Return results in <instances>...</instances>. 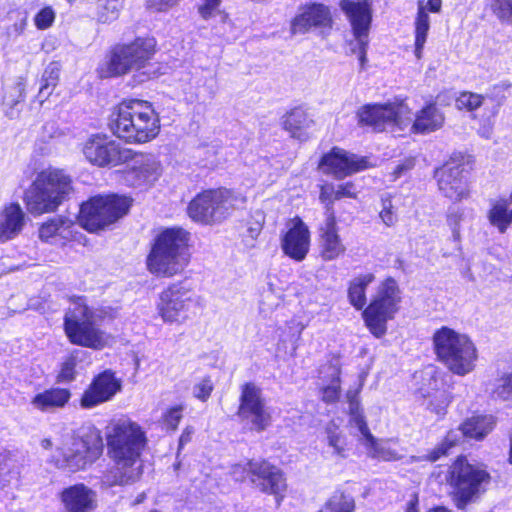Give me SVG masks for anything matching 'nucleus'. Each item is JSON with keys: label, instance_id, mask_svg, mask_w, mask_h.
I'll use <instances>...</instances> for the list:
<instances>
[{"label": "nucleus", "instance_id": "2eb2a0df", "mask_svg": "<svg viewBox=\"0 0 512 512\" xmlns=\"http://www.w3.org/2000/svg\"><path fill=\"white\" fill-rule=\"evenodd\" d=\"M340 6L350 21L354 35L351 51L358 55L363 69L367 62L368 37L372 21L370 3L368 0H342Z\"/></svg>", "mask_w": 512, "mask_h": 512}, {"label": "nucleus", "instance_id": "8fccbe9b", "mask_svg": "<svg viewBox=\"0 0 512 512\" xmlns=\"http://www.w3.org/2000/svg\"><path fill=\"white\" fill-rule=\"evenodd\" d=\"M494 395L505 401L512 400V373L505 374L498 380Z\"/></svg>", "mask_w": 512, "mask_h": 512}, {"label": "nucleus", "instance_id": "5701e85b", "mask_svg": "<svg viewBox=\"0 0 512 512\" xmlns=\"http://www.w3.org/2000/svg\"><path fill=\"white\" fill-rule=\"evenodd\" d=\"M120 382L110 371L98 375L81 398L83 408H92L109 401L119 390Z\"/></svg>", "mask_w": 512, "mask_h": 512}, {"label": "nucleus", "instance_id": "ddd939ff", "mask_svg": "<svg viewBox=\"0 0 512 512\" xmlns=\"http://www.w3.org/2000/svg\"><path fill=\"white\" fill-rule=\"evenodd\" d=\"M130 208L127 197L96 196L83 203L79 214L80 225L89 232H97L115 223Z\"/></svg>", "mask_w": 512, "mask_h": 512}, {"label": "nucleus", "instance_id": "338daca9", "mask_svg": "<svg viewBox=\"0 0 512 512\" xmlns=\"http://www.w3.org/2000/svg\"><path fill=\"white\" fill-rule=\"evenodd\" d=\"M194 434V428L188 426L182 432L179 439V448H182L185 444L189 443L192 439V435Z\"/></svg>", "mask_w": 512, "mask_h": 512}, {"label": "nucleus", "instance_id": "72a5a7b5", "mask_svg": "<svg viewBox=\"0 0 512 512\" xmlns=\"http://www.w3.org/2000/svg\"><path fill=\"white\" fill-rule=\"evenodd\" d=\"M430 30V17L425 12L424 0H418L417 14L414 20V36H415V49L414 54L417 59H421L425 43L427 41L428 32Z\"/></svg>", "mask_w": 512, "mask_h": 512}, {"label": "nucleus", "instance_id": "9d476101", "mask_svg": "<svg viewBox=\"0 0 512 512\" xmlns=\"http://www.w3.org/2000/svg\"><path fill=\"white\" fill-rule=\"evenodd\" d=\"M245 202V196L233 190L209 189L192 199L188 205V215L192 220L203 224L220 223Z\"/></svg>", "mask_w": 512, "mask_h": 512}, {"label": "nucleus", "instance_id": "79ce46f5", "mask_svg": "<svg viewBox=\"0 0 512 512\" xmlns=\"http://www.w3.org/2000/svg\"><path fill=\"white\" fill-rule=\"evenodd\" d=\"M124 0H98L97 20L100 23H111L118 19Z\"/></svg>", "mask_w": 512, "mask_h": 512}, {"label": "nucleus", "instance_id": "6e6d98bb", "mask_svg": "<svg viewBox=\"0 0 512 512\" xmlns=\"http://www.w3.org/2000/svg\"><path fill=\"white\" fill-rule=\"evenodd\" d=\"M213 391V383L209 377L201 379L193 387V395L195 398L206 401Z\"/></svg>", "mask_w": 512, "mask_h": 512}, {"label": "nucleus", "instance_id": "39448f33", "mask_svg": "<svg viewBox=\"0 0 512 512\" xmlns=\"http://www.w3.org/2000/svg\"><path fill=\"white\" fill-rule=\"evenodd\" d=\"M102 452L103 440L100 431L95 427H87L64 436L50 462L58 469L75 473L95 463Z\"/></svg>", "mask_w": 512, "mask_h": 512}, {"label": "nucleus", "instance_id": "6e6552de", "mask_svg": "<svg viewBox=\"0 0 512 512\" xmlns=\"http://www.w3.org/2000/svg\"><path fill=\"white\" fill-rule=\"evenodd\" d=\"M433 344L438 359L453 374L465 376L474 371L478 353L467 335L443 326L434 333Z\"/></svg>", "mask_w": 512, "mask_h": 512}, {"label": "nucleus", "instance_id": "f3484780", "mask_svg": "<svg viewBox=\"0 0 512 512\" xmlns=\"http://www.w3.org/2000/svg\"><path fill=\"white\" fill-rule=\"evenodd\" d=\"M495 425L494 417L491 415L472 416L465 420L458 430H450L445 438L428 455L431 462L437 461L446 455L450 448L457 445L462 436L481 440L492 431Z\"/></svg>", "mask_w": 512, "mask_h": 512}, {"label": "nucleus", "instance_id": "864d4df0", "mask_svg": "<svg viewBox=\"0 0 512 512\" xmlns=\"http://www.w3.org/2000/svg\"><path fill=\"white\" fill-rule=\"evenodd\" d=\"M185 407L183 405H176L169 408L163 415L164 424L172 429L176 430L183 416Z\"/></svg>", "mask_w": 512, "mask_h": 512}, {"label": "nucleus", "instance_id": "ea45409f", "mask_svg": "<svg viewBox=\"0 0 512 512\" xmlns=\"http://www.w3.org/2000/svg\"><path fill=\"white\" fill-rule=\"evenodd\" d=\"M60 70L61 67L58 62H51L45 68L41 77L40 88L37 95L38 101L41 104L49 98V96L52 94L53 90L57 86L59 81Z\"/></svg>", "mask_w": 512, "mask_h": 512}, {"label": "nucleus", "instance_id": "052dcab7", "mask_svg": "<svg viewBox=\"0 0 512 512\" xmlns=\"http://www.w3.org/2000/svg\"><path fill=\"white\" fill-rule=\"evenodd\" d=\"M358 193L357 187L353 182H345L336 186V200L342 198H356Z\"/></svg>", "mask_w": 512, "mask_h": 512}, {"label": "nucleus", "instance_id": "2f4dec72", "mask_svg": "<svg viewBox=\"0 0 512 512\" xmlns=\"http://www.w3.org/2000/svg\"><path fill=\"white\" fill-rule=\"evenodd\" d=\"M314 124L311 116L302 108L291 110L283 120V127L288 131L291 137L305 140L307 138V130Z\"/></svg>", "mask_w": 512, "mask_h": 512}, {"label": "nucleus", "instance_id": "473e14b6", "mask_svg": "<svg viewBox=\"0 0 512 512\" xmlns=\"http://www.w3.org/2000/svg\"><path fill=\"white\" fill-rule=\"evenodd\" d=\"M71 393L65 388H51L36 394L32 400V406L42 412L49 411L54 408H61L68 403Z\"/></svg>", "mask_w": 512, "mask_h": 512}, {"label": "nucleus", "instance_id": "de8ad7c7", "mask_svg": "<svg viewBox=\"0 0 512 512\" xmlns=\"http://www.w3.org/2000/svg\"><path fill=\"white\" fill-rule=\"evenodd\" d=\"M336 186L333 183L325 182L320 186L319 200L325 205V218L329 217V212L335 215L333 203L336 200Z\"/></svg>", "mask_w": 512, "mask_h": 512}, {"label": "nucleus", "instance_id": "4d7b16f0", "mask_svg": "<svg viewBox=\"0 0 512 512\" xmlns=\"http://www.w3.org/2000/svg\"><path fill=\"white\" fill-rule=\"evenodd\" d=\"M221 2L222 0H203L198 6V13L201 18L208 20L217 15L220 12L219 7Z\"/></svg>", "mask_w": 512, "mask_h": 512}, {"label": "nucleus", "instance_id": "603ef678", "mask_svg": "<svg viewBox=\"0 0 512 512\" xmlns=\"http://www.w3.org/2000/svg\"><path fill=\"white\" fill-rule=\"evenodd\" d=\"M379 217L387 227H391L397 222V215L394 211V207L390 198L381 199V210L379 212Z\"/></svg>", "mask_w": 512, "mask_h": 512}, {"label": "nucleus", "instance_id": "49530a36", "mask_svg": "<svg viewBox=\"0 0 512 512\" xmlns=\"http://www.w3.org/2000/svg\"><path fill=\"white\" fill-rule=\"evenodd\" d=\"M350 423L355 426L363 436L364 442L372 436L367 426L362 412L359 410L358 403L350 402Z\"/></svg>", "mask_w": 512, "mask_h": 512}, {"label": "nucleus", "instance_id": "c85d7f7f", "mask_svg": "<svg viewBox=\"0 0 512 512\" xmlns=\"http://www.w3.org/2000/svg\"><path fill=\"white\" fill-rule=\"evenodd\" d=\"M25 225V213L17 203L6 205L0 212V243L16 238Z\"/></svg>", "mask_w": 512, "mask_h": 512}, {"label": "nucleus", "instance_id": "412c9836", "mask_svg": "<svg viewBox=\"0 0 512 512\" xmlns=\"http://www.w3.org/2000/svg\"><path fill=\"white\" fill-rule=\"evenodd\" d=\"M319 168L324 174L342 179L366 168V160L343 149L333 148L322 156Z\"/></svg>", "mask_w": 512, "mask_h": 512}, {"label": "nucleus", "instance_id": "5fc2aeb1", "mask_svg": "<svg viewBox=\"0 0 512 512\" xmlns=\"http://www.w3.org/2000/svg\"><path fill=\"white\" fill-rule=\"evenodd\" d=\"M333 376L332 383L323 389V400L325 402L336 401L340 394L339 370L337 368H333Z\"/></svg>", "mask_w": 512, "mask_h": 512}, {"label": "nucleus", "instance_id": "3c124183", "mask_svg": "<svg viewBox=\"0 0 512 512\" xmlns=\"http://www.w3.org/2000/svg\"><path fill=\"white\" fill-rule=\"evenodd\" d=\"M55 11L51 7L42 8L34 17V24L39 30H46L55 21Z\"/></svg>", "mask_w": 512, "mask_h": 512}, {"label": "nucleus", "instance_id": "cd10ccee", "mask_svg": "<svg viewBox=\"0 0 512 512\" xmlns=\"http://www.w3.org/2000/svg\"><path fill=\"white\" fill-rule=\"evenodd\" d=\"M420 394L423 398L421 405L427 411L435 414L438 419L446 415L452 397L447 390L439 387V380L435 376L430 377L429 388H422Z\"/></svg>", "mask_w": 512, "mask_h": 512}, {"label": "nucleus", "instance_id": "680f3d73", "mask_svg": "<svg viewBox=\"0 0 512 512\" xmlns=\"http://www.w3.org/2000/svg\"><path fill=\"white\" fill-rule=\"evenodd\" d=\"M179 0H147L150 9L158 12L167 11L178 3Z\"/></svg>", "mask_w": 512, "mask_h": 512}, {"label": "nucleus", "instance_id": "bf43d9fd", "mask_svg": "<svg viewBox=\"0 0 512 512\" xmlns=\"http://www.w3.org/2000/svg\"><path fill=\"white\" fill-rule=\"evenodd\" d=\"M76 359L74 356H70L62 364L61 371L58 375L59 381H72L75 377Z\"/></svg>", "mask_w": 512, "mask_h": 512}, {"label": "nucleus", "instance_id": "a18cd8bd", "mask_svg": "<svg viewBox=\"0 0 512 512\" xmlns=\"http://www.w3.org/2000/svg\"><path fill=\"white\" fill-rule=\"evenodd\" d=\"M466 218L465 209L457 206L449 207L447 211V225L452 232V238L455 242L461 240V224Z\"/></svg>", "mask_w": 512, "mask_h": 512}, {"label": "nucleus", "instance_id": "a19ab883", "mask_svg": "<svg viewBox=\"0 0 512 512\" xmlns=\"http://www.w3.org/2000/svg\"><path fill=\"white\" fill-rule=\"evenodd\" d=\"M492 103H495L492 98H485L480 94L472 92H463L456 99V107L460 110L465 109L469 112H473L481 106H484L485 109L489 110Z\"/></svg>", "mask_w": 512, "mask_h": 512}, {"label": "nucleus", "instance_id": "a211bd4d", "mask_svg": "<svg viewBox=\"0 0 512 512\" xmlns=\"http://www.w3.org/2000/svg\"><path fill=\"white\" fill-rule=\"evenodd\" d=\"M238 415L256 431H263L271 424L270 409L261 389L255 384L246 383L242 386Z\"/></svg>", "mask_w": 512, "mask_h": 512}, {"label": "nucleus", "instance_id": "dca6fc26", "mask_svg": "<svg viewBox=\"0 0 512 512\" xmlns=\"http://www.w3.org/2000/svg\"><path fill=\"white\" fill-rule=\"evenodd\" d=\"M82 153L90 164L101 168L125 164L132 155L131 149L103 133L90 135L82 144Z\"/></svg>", "mask_w": 512, "mask_h": 512}, {"label": "nucleus", "instance_id": "1a4fd4ad", "mask_svg": "<svg viewBox=\"0 0 512 512\" xmlns=\"http://www.w3.org/2000/svg\"><path fill=\"white\" fill-rule=\"evenodd\" d=\"M64 331L74 345L101 349L107 342L104 332L98 327L95 311L82 297L71 300L64 316Z\"/></svg>", "mask_w": 512, "mask_h": 512}, {"label": "nucleus", "instance_id": "6ab92c4d", "mask_svg": "<svg viewBox=\"0 0 512 512\" xmlns=\"http://www.w3.org/2000/svg\"><path fill=\"white\" fill-rule=\"evenodd\" d=\"M248 466L253 487L265 494L274 495L279 506L287 488L283 472L265 460H251Z\"/></svg>", "mask_w": 512, "mask_h": 512}, {"label": "nucleus", "instance_id": "09e8293b", "mask_svg": "<svg viewBox=\"0 0 512 512\" xmlns=\"http://www.w3.org/2000/svg\"><path fill=\"white\" fill-rule=\"evenodd\" d=\"M499 112V104L492 103L488 110V116L481 120L480 127L478 128V134L485 139H490L494 129V118Z\"/></svg>", "mask_w": 512, "mask_h": 512}, {"label": "nucleus", "instance_id": "bb28decb", "mask_svg": "<svg viewBox=\"0 0 512 512\" xmlns=\"http://www.w3.org/2000/svg\"><path fill=\"white\" fill-rule=\"evenodd\" d=\"M60 499L65 512H91L96 506V493L82 483L65 488Z\"/></svg>", "mask_w": 512, "mask_h": 512}, {"label": "nucleus", "instance_id": "b1692460", "mask_svg": "<svg viewBox=\"0 0 512 512\" xmlns=\"http://www.w3.org/2000/svg\"><path fill=\"white\" fill-rule=\"evenodd\" d=\"M281 247L287 256L296 261L306 257L310 247V232L301 219L294 220L293 226L282 238Z\"/></svg>", "mask_w": 512, "mask_h": 512}, {"label": "nucleus", "instance_id": "c756f323", "mask_svg": "<svg viewBox=\"0 0 512 512\" xmlns=\"http://www.w3.org/2000/svg\"><path fill=\"white\" fill-rule=\"evenodd\" d=\"M306 325L300 321L291 320L287 328L279 335L276 351L278 354L288 357H295L299 347L302 332Z\"/></svg>", "mask_w": 512, "mask_h": 512}, {"label": "nucleus", "instance_id": "c9c22d12", "mask_svg": "<svg viewBox=\"0 0 512 512\" xmlns=\"http://www.w3.org/2000/svg\"><path fill=\"white\" fill-rule=\"evenodd\" d=\"M487 218L489 223L497 228L500 233H505L512 224V209L508 206V201L499 199L491 204Z\"/></svg>", "mask_w": 512, "mask_h": 512}, {"label": "nucleus", "instance_id": "393cba45", "mask_svg": "<svg viewBox=\"0 0 512 512\" xmlns=\"http://www.w3.org/2000/svg\"><path fill=\"white\" fill-rule=\"evenodd\" d=\"M332 16L329 8L323 4H311L302 9L294 18L291 31L293 34H303L311 28H330Z\"/></svg>", "mask_w": 512, "mask_h": 512}, {"label": "nucleus", "instance_id": "4468645a", "mask_svg": "<svg viewBox=\"0 0 512 512\" xmlns=\"http://www.w3.org/2000/svg\"><path fill=\"white\" fill-rule=\"evenodd\" d=\"M197 304L192 290L173 284L160 293L157 312L164 323L181 325L191 317Z\"/></svg>", "mask_w": 512, "mask_h": 512}, {"label": "nucleus", "instance_id": "37998d69", "mask_svg": "<svg viewBox=\"0 0 512 512\" xmlns=\"http://www.w3.org/2000/svg\"><path fill=\"white\" fill-rule=\"evenodd\" d=\"M282 294L276 291L271 284L261 293L259 312L264 318H268L280 306Z\"/></svg>", "mask_w": 512, "mask_h": 512}, {"label": "nucleus", "instance_id": "f8f14e48", "mask_svg": "<svg viewBox=\"0 0 512 512\" xmlns=\"http://www.w3.org/2000/svg\"><path fill=\"white\" fill-rule=\"evenodd\" d=\"M489 474L459 457L449 467L447 483L452 488L451 495L455 506L464 509L480 492L482 485L489 481Z\"/></svg>", "mask_w": 512, "mask_h": 512}, {"label": "nucleus", "instance_id": "a878e982", "mask_svg": "<svg viewBox=\"0 0 512 512\" xmlns=\"http://www.w3.org/2000/svg\"><path fill=\"white\" fill-rule=\"evenodd\" d=\"M329 213L319 228L320 255L325 261L335 260L346 251L339 235L336 215H332L331 211Z\"/></svg>", "mask_w": 512, "mask_h": 512}, {"label": "nucleus", "instance_id": "f704fd0d", "mask_svg": "<svg viewBox=\"0 0 512 512\" xmlns=\"http://www.w3.org/2000/svg\"><path fill=\"white\" fill-rule=\"evenodd\" d=\"M371 273L359 275L352 279L348 286L349 303L356 309L362 310L366 305V289L374 281Z\"/></svg>", "mask_w": 512, "mask_h": 512}, {"label": "nucleus", "instance_id": "20e7f679", "mask_svg": "<svg viewBox=\"0 0 512 512\" xmlns=\"http://www.w3.org/2000/svg\"><path fill=\"white\" fill-rule=\"evenodd\" d=\"M109 127L119 139L143 144L160 132V119L151 103L139 99L123 100L111 113Z\"/></svg>", "mask_w": 512, "mask_h": 512}, {"label": "nucleus", "instance_id": "423d86ee", "mask_svg": "<svg viewBox=\"0 0 512 512\" xmlns=\"http://www.w3.org/2000/svg\"><path fill=\"white\" fill-rule=\"evenodd\" d=\"M189 233L182 228H168L161 232L147 256L148 270L158 277H172L181 273L189 263Z\"/></svg>", "mask_w": 512, "mask_h": 512}, {"label": "nucleus", "instance_id": "e433bc0d", "mask_svg": "<svg viewBox=\"0 0 512 512\" xmlns=\"http://www.w3.org/2000/svg\"><path fill=\"white\" fill-rule=\"evenodd\" d=\"M20 465L8 451L0 453V488H6L19 481Z\"/></svg>", "mask_w": 512, "mask_h": 512}, {"label": "nucleus", "instance_id": "f03ea898", "mask_svg": "<svg viewBox=\"0 0 512 512\" xmlns=\"http://www.w3.org/2000/svg\"><path fill=\"white\" fill-rule=\"evenodd\" d=\"M360 124L371 126L375 131H404L408 127L415 133H430L444 123V115L433 104L417 113L412 121V111L402 99L385 104H368L357 113Z\"/></svg>", "mask_w": 512, "mask_h": 512}, {"label": "nucleus", "instance_id": "69168bd1", "mask_svg": "<svg viewBox=\"0 0 512 512\" xmlns=\"http://www.w3.org/2000/svg\"><path fill=\"white\" fill-rule=\"evenodd\" d=\"M425 12L440 13L442 9V0H428L424 2Z\"/></svg>", "mask_w": 512, "mask_h": 512}, {"label": "nucleus", "instance_id": "4c0bfd02", "mask_svg": "<svg viewBox=\"0 0 512 512\" xmlns=\"http://www.w3.org/2000/svg\"><path fill=\"white\" fill-rule=\"evenodd\" d=\"M364 446L370 457L383 461H396L401 458L400 454L391 447L389 441L377 440L373 435L369 437Z\"/></svg>", "mask_w": 512, "mask_h": 512}, {"label": "nucleus", "instance_id": "13d9d810", "mask_svg": "<svg viewBox=\"0 0 512 512\" xmlns=\"http://www.w3.org/2000/svg\"><path fill=\"white\" fill-rule=\"evenodd\" d=\"M494 11L501 20L512 25V0H494Z\"/></svg>", "mask_w": 512, "mask_h": 512}, {"label": "nucleus", "instance_id": "9b49d317", "mask_svg": "<svg viewBox=\"0 0 512 512\" xmlns=\"http://www.w3.org/2000/svg\"><path fill=\"white\" fill-rule=\"evenodd\" d=\"M400 302V290L395 280L388 278L378 286L375 296L362 313L372 335L381 338L386 334L387 322L398 312Z\"/></svg>", "mask_w": 512, "mask_h": 512}, {"label": "nucleus", "instance_id": "0e129e2a", "mask_svg": "<svg viewBox=\"0 0 512 512\" xmlns=\"http://www.w3.org/2000/svg\"><path fill=\"white\" fill-rule=\"evenodd\" d=\"M414 166L413 160H406L403 163L397 165L393 171L394 179L399 178L402 176L406 171L412 169Z\"/></svg>", "mask_w": 512, "mask_h": 512}, {"label": "nucleus", "instance_id": "7c9ffc66", "mask_svg": "<svg viewBox=\"0 0 512 512\" xmlns=\"http://www.w3.org/2000/svg\"><path fill=\"white\" fill-rule=\"evenodd\" d=\"M74 222L66 217L57 216L49 219L39 228V237L46 242H52L56 237L68 240L73 237Z\"/></svg>", "mask_w": 512, "mask_h": 512}, {"label": "nucleus", "instance_id": "c03bdc74", "mask_svg": "<svg viewBox=\"0 0 512 512\" xmlns=\"http://www.w3.org/2000/svg\"><path fill=\"white\" fill-rule=\"evenodd\" d=\"M354 499L344 493H335L319 512H353Z\"/></svg>", "mask_w": 512, "mask_h": 512}, {"label": "nucleus", "instance_id": "e2e57ef3", "mask_svg": "<svg viewBox=\"0 0 512 512\" xmlns=\"http://www.w3.org/2000/svg\"><path fill=\"white\" fill-rule=\"evenodd\" d=\"M231 475L236 481H243L247 477L249 478V466L248 463L245 465L235 464L231 468Z\"/></svg>", "mask_w": 512, "mask_h": 512}, {"label": "nucleus", "instance_id": "58836bf2", "mask_svg": "<svg viewBox=\"0 0 512 512\" xmlns=\"http://www.w3.org/2000/svg\"><path fill=\"white\" fill-rule=\"evenodd\" d=\"M325 441L328 447L332 449L333 455L340 458H345L347 456L346 436L334 420L330 421L325 427Z\"/></svg>", "mask_w": 512, "mask_h": 512}, {"label": "nucleus", "instance_id": "7ed1b4c3", "mask_svg": "<svg viewBox=\"0 0 512 512\" xmlns=\"http://www.w3.org/2000/svg\"><path fill=\"white\" fill-rule=\"evenodd\" d=\"M156 41L151 37H137L129 42L113 45L97 67L100 78H116L135 73L139 81L155 76L151 64L155 54Z\"/></svg>", "mask_w": 512, "mask_h": 512}, {"label": "nucleus", "instance_id": "f257e3e1", "mask_svg": "<svg viewBox=\"0 0 512 512\" xmlns=\"http://www.w3.org/2000/svg\"><path fill=\"white\" fill-rule=\"evenodd\" d=\"M105 436L114 466L103 473L101 486H125L138 481L143 473L140 457L147 445L143 428L128 417H120L109 423Z\"/></svg>", "mask_w": 512, "mask_h": 512}, {"label": "nucleus", "instance_id": "0eeeda50", "mask_svg": "<svg viewBox=\"0 0 512 512\" xmlns=\"http://www.w3.org/2000/svg\"><path fill=\"white\" fill-rule=\"evenodd\" d=\"M71 191L70 178L59 169L47 168L37 173L25 191L28 211L41 215L55 211Z\"/></svg>", "mask_w": 512, "mask_h": 512}, {"label": "nucleus", "instance_id": "aec40b11", "mask_svg": "<svg viewBox=\"0 0 512 512\" xmlns=\"http://www.w3.org/2000/svg\"><path fill=\"white\" fill-rule=\"evenodd\" d=\"M131 158L125 163L126 168L122 172V178L126 185L132 187L150 186L162 174V166L151 154L137 153L131 150Z\"/></svg>", "mask_w": 512, "mask_h": 512}, {"label": "nucleus", "instance_id": "4be33fe9", "mask_svg": "<svg viewBox=\"0 0 512 512\" xmlns=\"http://www.w3.org/2000/svg\"><path fill=\"white\" fill-rule=\"evenodd\" d=\"M440 192L453 201H461L469 195L467 181L463 177V168L459 164L446 163L435 171Z\"/></svg>", "mask_w": 512, "mask_h": 512}, {"label": "nucleus", "instance_id": "774afa93", "mask_svg": "<svg viewBox=\"0 0 512 512\" xmlns=\"http://www.w3.org/2000/svg\"><path fill=\"white\" fill-rule=\"evenodd\" d=\"M418 496L417 494H413L411 499L407 502V507L405 512H419L418 509Z\"/></svg>", "mask_w": 512, "mask_h": 512}]
</instances>
